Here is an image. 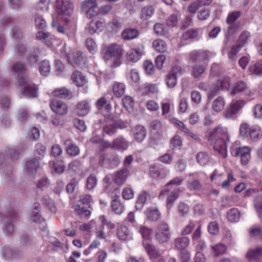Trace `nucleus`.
I'll return each mask as SVG.
<instances>
[{
    "label": "nucleus",
    "mask_w": 262,
    "mask_h": 262,
    "mask_svg": "<svg viewBox=\"0 0 262 262\" xmlns=\"http://www.w3.org/2000/svg\"><path fill=\"white\" fill-rule=\"evenodd\" d=\"M212 253L215 256H219L225 253L226 248L223 244H219L211 246Z\"/></svg>",
    "instance_id": "41"
},
{
    "label": "nucleus",
    "mask_w": 262,
    "mask_h": 262,
    "mask_svg": "<svg viewBox=\"0 0 262 262\" xmlns=\"http://www.w3.org/2000/svg\"><path fill=\"white\" fill-rule=\"evenodd\" d=\"M139 35V31L136 29L128 28L124 30L122 33V38L124 40L134 39Z\"/></svg>",
    "instance_id": "27"
},
{
    "label": "nucleus",
    "mask_w": 262,
    "mask_h": 262,
    "mask_svg": "<svg viewBox=\"0 0 262 262\" xmlns=\"http://www.w3.org/2000/svg\"><path fill=\"white\" fill-rule=\"evenodd\" d=\"M150 128L153 134H158L159 136L165 131L164 126L158 120L152 121L150 125Z\"/></svg>",
    "instance_id": "22"
},
{
    "label": "nucleus",
    "mask_w": 262,
    "mask_h": 262,
    "mask_svg": "<svg viewBox=\"0 0 262 262\" xmlns=\"http://www.w3.org/2000/svg\"><path fill=\"white\" fill-rule=\"evenodd\" d=\"M251 150L248 146L238 147L236 149L235 156L241 158V162L243 165H246L249 161Z\"/></svg>",
    "instance_id": "10"
},
{
    "label": "nucleus",
    "mask_w": 262,
    "mask_h": 262,
    "mask_svg": "<svg viewBox=\"0 0 262 262\" xmlns=\"http://www.w3.org/2000/svg\"><path fill=\"white\" fill-rule=\"evenodd\" d=\"M111 206L112 210L117 214H120L124 209L123 205L117 199L112 200Z\"/></svg>",
    "instance_id": "39"
},
{
    "label": "nucleus",
    "mask_w": 262,
    "mask_h": 262,
    "mask_svg": "<svg viewBox=\"0 0 262 262\" xmlns=\"http://www.w3.org/2000/svg\"><path fill=\"white\" fill-rule=\"evenodd\" d=\"M122 103L126 110L129 109V107H132L134 105V101L132 98L128 96H125L123 98Z\"/></svg>",
    "instance_id": "63"
},
{
    "label": "nucleus",
    "mask_w": 262,
    "mask_h": 262,
    "mask_svg": "<svg viewBox=\"0 0 262 262\" xmlns=\"http://www.w3.org/2000/svg\"><path fill=\"white\" fill-rule=\"evenodd\" d=\"M143 244L151 259H155L160 257V254L159 251L157 250L153 245L145 243H143Z\"/></svg>",
    "instance_id": "25"
},
{
    "label": "nucleus",
    "mask_w": 262,
    "mask_h": 262,
    "mask_svg": "<svg viewBox=\"0 0 262 262\" xmlns=\"http://www.w3.org/2000/svg\"><path fill=\"white\" fill-rule=\"evenodd\" d=\"M205 71L203 66L195 65L193 67L192 74L195 78L200 76Z\"/></svg>",
    "instance_id": "56"
},
{
    "label": "nucleus",
    "mask_w": 262,
    "mask_h": 262,
    "mask_svg": "<svg viewBox=\"0 0 262 262\" xmlns=\"http://www.w3.org/2000/svg\"><path fill=\"white\" fill-rule=\"evenodd\" d=\"M242 46L236 45L232 47L230 52L228 53V57L232 61H235L237 58V54L239 51Z\"/></svg>",
    "instance_id": "45"
},
{
    "label": "nucleus",
    "mask_w": 262,
    "mask_h": 262,
    "mask_svg": "<svg viewBox=\"0 0 262 262\" xmlns=\"http://www.w3.org/2000/svg\"><path fill=\"white\" fill-rule=\"evenodd\" d=\"M249 136L253 141H257L262 136L261 130L259 128L252 127Z\"/></svg>",
    "instance_id": "49"
},
{
    "label": "nucleus",
    "mask_w": 262,
    "mask_h": 262,
    "mask_svg": "<svg viewBox=\"0 0 262 262\" xmlns=\"http://www.w3.org/2000/svg\"><path fill=\"white\" fill-rule=\"evenodd\" d=\"M90 111V107L88 103L85 101L80 102L76 107V111L79 116L86 115Z\"/></svg>",
    "instance_id": "29"
},
{
    "label": "nucleus",
    "mask_w": 262,
    "mask_h": 262,
    "mask_svg": "<svg viewBox=\"0 0 262 262\" xmlns=\"http://www.w3.org/2000/svg\"><path fill=\"white\" fill-rule=\"evenodd\" d=\"M225 101L222 97H218L215 99L212 104V108L216 112H221L224 107Z\"/></svg>",
    "instance_id": "38"
},
{
    "label": "nucleus",
    "mask_w": 262,
    "mask_h": 262,
    "mask_svg": "<svg viewBox=\"0 0 262 262\" xmlns=\"http://www.w3.org/2000/svg\"><path fill=\"white\" fill-rule=\"evenodd\" d=\"M198 32L195 30H189L184 32L182 36V38L183 40H188L189 39H193L197 37Z\"/></svg>",
    "instance_id": "52"
},
{
    "label": "nucleus",
    "mask_w": 262,
    "mask_h": 262,
    "mask_svg": "<svg viewBox=\"0 0 262 262\" xmlns=\"http://www.w3.org/2000/svg\"><path fill=\"white\" fill-rule=\"evenodd\" d=\"M81 9L86 13V16L89 18L96 15L95 10L97 7V2L96 0H85L81 5Z\"/></svg>",
    "instance_id": "9"
},
{
    "label": "nucleus",
    "mask_w": 262,
    "mask_h": 262,
    "mask_svg": "<svg viewBox=\"0 0 262 262\" xmlns=\"http://www.w3.org/2000/svg\"><path fill=\"white\" fill-rule=\"evenodd\" d=\"M182 72V68L179 66H175L169 71L166 77V82L168 87L172 88L175 86L177 82V75Z\"/></svg>",
    "instance_id": "7"
},
{
    "label": "nucleus",
    "mask_w": 262,
    "mask_h": 262,
    "mask_svg": "<svg viewBox=\"0 0 262 262\" xmlns=\"http://www.w3.org/2000/svg\"><path fill=\"white\" fill-rule=\"evenodd\" d=\"M122 54L121 47L117 43H113L106 46L104 59L106 62H109L112 67H116L121 63Z\"/></svg>",
    "instance_id": "2"
},
{
    "label": "nucleus",
    "mask_w": 262,
    "mask_h": 262,
    "mask_svg": "<svg viewBox=\"0 0 262 262\" xmlns=\"http://www.w3.org/2000/svg\"><path fill=\"white\" fill-rule=\"evenodd\" d=\"M196 159L199 163L203 165L207 164L209 162V157L204 152H199L196 156Z\"/></svg>",
    "instance_id": "47"
},
{
    "label": "nucleus",
    "mask_w": 262,
    "mask_h": 262,
    "mask_svg": "<svg viewBox=\"0 0 262 262\" xmlns=\"http://www.w3.org/2000/svg\"><path fill=\"white\" fill-rule=\"evenodd\" d=\"M262 255V247H258L255 249L249 250L246 254L247 258L251 260H257L259 256Z\"/></svg>",
    "instance_id": "26"
},
{
    "label": "nucleus",
    "mask_w": 262,
    "mask_h": 262,
    "mask_svg": "<svg viewBox=\"0 0 262 262\" xmlns=\"http://www.w3.org/2000/svg\"><path fill=\"white\" fill-rule=\"evenodd\" d=\"M208 140L213 143L214 150L224 158L227 157V146L230 142L227 129L218 126L208 135Z\"/></svg>",
    "instance_id": "1"
},
{
    "label": "nucleus",
    "mask_w": 262,
    "mask_h": 262,
    "mask_svg": "<svg viewBox=\"0 0 262 262\" xmlns=\"http://www.w3.org/2000/svg\"><path fill=\"white\" fill-rule=\"evenodd\" d=\"M52 164L54 169L56 173L61 174L63 172L64 170V166L62 161H57L56 162H53Z\"/></svg>",
    "instance_id": "60"
},
{
    "label": "nucleus",
    "mask_w": 262,
    "mask_h": 262,
    "mask_svg": "<svg viewBox=\"0 0 262 262\" xmlns=\"http://www.w3.org/2000/svg\"><path fill=\"white\" fill-rule=\"evenodd\" d=\"M227 217L230 222H236L240 219L241 213L237 208H233L228 212Z\"/></svg>",
    "instance_id": "35"
},
{
    "label": "nucleus",
    "mask_w": 262,
    "mask_h": 262,
    "mask_svg": "<svg viewBox=\"0 0 262 262\" xmlns=\"http://www.w3.org/2000/svg\"><path fill=\"white\" fill-rule=\"evenodd\" d=\"M154 8L151 6H146L142 8L140 18L143 20L149 19L154 14Z\"/></svg>",
    "instance_id": "32"
},
{
    "label": "nucleus",
    "mask_w": 262,
    "mask_h": 262,
    "mask_svg": "<svg viewBox=\"0 0 262 262\" xmlns=\"http://www.w3.org/2000/svg\"><path fill=\"white\" fill-rule=\"evenodd\" d=\"M243 91H245V94L250 96H252L253 94L252 92H250L248 90L247 84L244 81H239L235 83L231 94L235 95L236 93H240Z\"/></svg>",
    "instance_id": "20"
},
{
    "label": "nucleus",
    "mask_w": 262,
    "mask_h": 262,
    "mask_svg": "<svg viewBox=\"0 0 262 262\" xmlns=\"http://www.w3.org/2000/svg\"><path fill=\"white\" fill-rule=\"evenodd\" d=\"M154 30L157 35L163 36L165 37H168L169 36V32L164 27L163 24L156 23L154 27Z\"/></svg>",
    "instance_id": "28"
},
{
    "label": "nucleus",
    "mask_w": 262,
    "mask_h": 262,
    "mask_svg": "<svg viewBox=\"0 0 262 262\" xmlns=\"http://www.w3.org/2000/svg\"><path fill=\"white\" fill-rule=\"evenodd\" d=\"M125 90V85L122 83L116 82L113 87V92L117 97H121L124 94Z\"/></svg>",
    "instance_id": "36"
},
{
    "label": "nucleus",
    "mask_w": 262,
    "mask_h": 262,
    "mask_svg": "<svg viewBox=\"0 0 262 262\" xmlns=\"http://www.w3.org/2000/svg\"><path fill=\"white\" fill-rule=\"evenodd\" d=\"M69 61L72 64H75L78 67H85L88 60L84 54L80 51L73 52L69 54Z\"/></svg>",
    "instance_id": "6"
},
{
    "label": "nucleus",
    "mask_w": 262,
    "mask_h": 262,
    "mask_svg": "<svg viewBox=\"0 0 262 262\" xmlns=\"http://www.w3.org/2000/svg\"><path fill=\"white\" fill-rule=\"evenodd\" d=\"M172 148H180L182 145L181 138L178 135H175L170 140Z\"/></svg>",
    "instance_id": "55"
},
{
    "label": "nucleus",
    "mask_w": 262,
    "mask_h": 262,
    "mask_svg": "<svg viewBox=\"0 0 262 262\" xmlns=\"http://www.w3.org/2000/svg\"><path fill=\"white\" fill-rule=\"evenodd\" d=\"M18 84L21 86L23 94L28 97H36L37 96V89L26 77H22L18 80Z\"/></svg>",
    "instance_id": "4"
},
{
    "label": "nucleus",
    "mask_w": 262,
    "mask_h": 262,
    "mask_svg": "<svg viewBox=\"0 0 262 262\" xmlns=\"http://www.w3.org/2000/svg\"><path fill=\"white\" fill-rule=\"evenodd\" d=\"M39 71L42 76H47L50 72V64L48 60H43L39 64Z\"/></svg>",
    "instance_id": "40"
},
{
    "label": "nucleus",
    "mask_w": 262,
    "mask_h": 262,
    "mask_svg": "<svg viewBox=\"0 0 262 262\" xmlns=\"http://www.w3.org/2000/svg\"><path fill=\"white\" fill-rule=\"evenodd\" d=\"M128 146L127 141L122 137H119L113 142L112 148L125 150Z\"/></svg>",
    "instance_id": "31"
},
{
    "label": "nucleus",
    "mask_w": 262,
    "mask_h": 262,
    "mask_svg": "<svg viewBox=\"0 0 262 262\" xmlns=\"http://www.w3.org/2000/svg\"><path fill=\"white\" fill-rule=\"evenodd\" d=\"M67 152L70 156H76L80 152L79 147L74 144H71L67 147Z\"/></svg>",
    "instance_id": "50"
},
{
    "label": "nucleus",
    "mask_w": 262,
    "mask_h": 262,
    "mask_svg": "<svg viewBox=\"0 0 262 262\" xmlns=\"http://www.w3.org/2000/svg\"><path fill=\"white\" fill-rule=\"evenodd\" d=\"M35 24L39 28H44L46 26V22L42 16L37 14L35 18Z\"/></svg>",
    "instance_id": "59"
},
{
    "label": "nucleus",
    "mask_w": 262,
    "mask_h": 262,
    "mask_svg": "<svg viewBox=\"0 0 262 262\" xmlns=\"http://www.w3.org/2000/svg\"><path fill=\"white\" fill-rule=\"evenodd\" d=\"M40 205L38 203L34 204L33 210L30 215V220L34 222H37L40 218Z\"/></svg>",
    "instance_id": "37"
},
{
    "label": "nucleus",
    "mask_w": 262,
    "mask_h": 262,
    "mask_svg": "<svg viewBox=\"0 0 262 262\" xmlns=\"http://www.w3.org/2000/svg\"><path fill=\"white\" fill-rule=\"evenodd\" d=\"M124 125H122L119 122H114L110 124H106L103 127V133L111 136L116 133L118 128H123Z\"/></svg>",
    "instance_id": "18"
},
{
    "label": "nucleus",
    "mask_w": 262,
    "mask_h": 262,
    "mask_svg": "<svg viewBox=\"0 0 262 262\" xmlns=\"http://www.w3.org/2000/svg\"><path fill=\"white\" fill-rule=\"evenodd\" d=\"M71 80L77 86H82L86 82L85 76L81 72L76 71L72 74Z\"/></svg>",
    "instance_id": "16"
},
{
    "label": "nucleus",
    "mask_w": 262,
    "mask_h": 262,
    "mask_svg": "<svg viewBox=\"0 0 262 262\" xmlns=\"http://www.w3.org/2000/svg\"><path fill=\"white\" fill-rule=\"evenodd\" d=\"M146 135V130L144 126L138 125L136 126L134 133V137L136 141L139 142H142Z\"/></svg>",
    "instance_id": "19"
},
{
    "label": "nucleus",
    "mask_w": 262,
    "mask_h": 262,
    "mask_svg": "<svg viewBox=\"0 0 262 262\" xmlns=\"http://www.w3.org/2000/svg\"><path fill=\"white\" fill-rule=\"evenodd\" d=\"M153 48L158 52L163 53L167 50V44L161 39H155L152 42Z\"/></svg>",
    "instance_id": "33"
},
{
    "label": "nucleus",
    "mask_w": 262,
    "mask_h": 262,
    "mask_svg": "<svg viewBox=\"0 0 262 262\" xmlns=\"http://www.w3.org/2000/svg\"><path fill=\"white\" fill-rule=\"evenodd\" d=\"M229 86V78L220 79L214 82L211 86L208 94L209 99L213 98L221 90Z\"/></svg>",
    "instance_id": "8"
},
{
    "label": "nucleus",
    "mask_w": 262,
    "mask_h": 262,
    "mask_svg": "<svg viewBox=\"0 0 262 262\" xmlns=\"http://www.w3.org/2000/svg\"><path fill=\"white\" fill-rule=\"evenodd\" d=\"M49 4L50 0H39L36 5V9L41 11H48Z\"/></svg>",
    "instance_id": "57"
},
{
    "label": "nucleus",
    "mask_w": 262,
    "mask_h": 262,
    "mask_svg": "<svg viewBox=\"0 0 262 262\" xmlns=\"http://www.w3.org/2000/svg\"><path fill=\"white\" fill-rule=\"evenodd\" d=\"M86 47L90 52L93 54L97 50V45L94 40L92 38H88L86 40Z\"/></svg>",
    "instance_id": "53"
},
{
    "label": "nucleus",
    "mask_w": 262,
    "mask_h": 262,
    "mask_svg": "<svg viewBox=\"0 0 262 262\" xmlns=\"http://www.w3.org/2000/svg\"><path fill=\"white\" fill-rule=\"evenodd\" d=\"M81 164L78 161H74L69 165V171L70 172L75 173L78 171L80 169Z\"/></svg>",
    "instance_id": "64"
},
{
    "label": "nucleus",
    "mask_w": 262,
    "mask_h": 262,
    "mask_svg": "<svg viewBox=\"0 0 262 262\" xmlns=\"http://www.w3.org/2000/svg\"><path fill=\"white\" fill-rule=\"evenodd\" d=\"M184 179L182 177H176L171 180L166 184L165 188L160 192V195H166L167 206L168 208H171L174 201L177 199L178 194L174 190H172V185L178 186L182 183Z\"/></svg>",
    "instance_id": "3"
},
{
    "label": "nucleus",
    "mask_w": 262,
    "mask_h": 262,
    "mask_svg": "<svg viewBox=\"0 0 262 262\" xmlns=\"http://www.w3.org/2000/svg\"><path fill=\"white\" fill-rule=\"evenodd\" d=\"M75 213L81 219H88L91 215V212L89 208H85L75 202L73 205Z\"/></svg>",
    "instance_id": "13"
},
{
    "label": "nucleus",
    "mask_w": 262,
    "mask_h": 262,
    "mask_svg": "<svg viewBox=\"0 0 262 262\" xmlns=\"http://www.w3.org/2000/svg\"><path fill=\"white\" fill-rule=\"evenodd\" d=\"M178 213L180 216H186L189 211V206L184 203H180L178 206Z\"/></svg>",
    "instance_id": "48"
},
{
    "label": "nucleus",
    "mask_w": 262,
    "mask_h": 262,
    "mask_svg": "<svg viewBox=\"0 0 262 262\" xmlns=\"http://www.w3.org/2000/svg\"><path fill=\"white\" fill-rule=\"evenodd\" d=\"M39 166L38 161L35 159H33L27 161L26 163V170L29 173L34 174L36 172Z\"/></svg>",
    "instance_id": "30"
},
{
    "label": "nucleus",
    "mask_w": 262,
    "mask_h": 262,
    "mask_svg": "<svg viewBox=\"0 0 262 262\" xmlns=\"http://www.w3.org/2000/svg\"><path fill=\"white\" fill-rule=\"evenodd\" d=\"M128 175V170L123 169L116 172L115 175V183L118 186H121L126 181Z\"/></svg>",
    "instance_id": "21"
},
{
    "label": "nucleus",
    "mask_w": 262,
    "mask_h": 262,
    "mask_svg": "<svg viewBox=\"0 0 262 262\" xmlns=\"http://www.w3.org/2000/svg\"><path fill=\"white\" fill-rule=\"evenodd\" d=\"M252 127H250L247 123L242 124L239 128L240 134L244 137H248L250 135Z\"/></svg>",
    "instance_id": "58"
},
{
    "label": "nucleus",
    "mask_w": 262,
    "mask_h": 262,
    "mask_svg": "<svg viewBox=\"0 0 262 262\" xmlns=\"http://www.w3.org/2000/svg\"><path fill=\"white\" fill-rule=\"evenodd\" d=\"M189 243V238L186 236L178 237L174 241L175 247L182 251L188 246Z\"/></svg>",
    "instance_id": "23"
},
{
    "label": "nucleus",
    "mask_w": 262,
    "mask_h": 262,
    "mask_svg": "<svg viewBox=\"0 0 262 262\" xmlns=\"http://www.w3.org/2000/svg\"><path fill=\"white\" fill-rule=\"evenodd\" d=\"M170 228L168 224L164 222H161L158 226L156 232V237L160 243L168 242L170 238Z\"/></svg>",
    "instance_id": "5"
},
{
    "label": "nucleus",
    "mask_w": 262,
    "mask_h": 262,
    "mask_svg": "<svg viewBox=\"0 0 262 262\" xmlns=\"http://www.w3.org/2000/svg\"><path fill=\"white\" fill-rule=\"evenodd\" d=\"M139 231L143 238L149 239L150 237L152 230L145 226H141Z\"/></svg>",
    "instance_id": "61"
},
{
    "label": "nucleus",
    "mask_w": 262,
    "mask_h": 262,
    "mask_svg": "<svg viewBox=\"0 0 262 262\" xmlns=\"http://www.w3.org/2000/svg\"><path fill=\"white\" fill-rule=\"evenodd\" d=\"M92 201V196L89 194H82L79 196V202L83 205H88L89 208H91L90 203Z\"/></svg>",
    "instance_id": "54"
},
{
    "label": "nucleus",
    "mask_w": 262,
    "mask_h": 262,
    "mask_svg": "<svg viewBox=\"0 0 262 262\" xmlns=\"http://www.w3.org/2000/svg\"><path fill=\"white\" fill-rule=\"evenodd\" d=\"M246 104L244 100H238L230 104V107L226 111L225 117L230 118L236 114Z\"/></svg>",
    "instance_id": "12"
},
{
    "label": "nucleus",
    "mask_w": 262,
    "mask_h": 262,
    "mask_svg": "<svg viewBox=\"0 0 262 262\" xmlns=\"http://www.w3.org/2000/svg\"><path fill=\"white\" fill-rule=\"evenodd\" d=\"M229 26L227 28V32L225 34V36L227 39V41H228V39L230 37V36L233 35L234 34H235L236 31H237L240 23L237 22L236 24H228Z\"/></svg>",
    "instance_id": "42"
},
{
    "label": "nucleus",
    "mask_w": 262,
    "mask_h": 262,
    "mask_svg": "<svg viewBox=\"0 0 262 262\" xmlns=\"http://www.w3.org/2000/svg\"><path fill=\"white\" fill-rule=\"evenodd\" d=\"M117 235L120 240H125L129 236L128 229L125 226H121L117 230Z\"/></svg>",
    "instance_id": "44"
},
{
    "label": "nucleus",
    "mask_w": 262,
    "mask_h": 262,
    "mask_svg": "<svg viewBox=\"0 0 262 262\" xmlns=\"http://www.w3.org/2000/svg\"><path fill=\"white\" fill-rule=\"evenodd\" d=\"M173 156L172 154L166 153L158 158V160L165 164H169L172 161Z\"/></svg>",
    "instance_id": "62"
},
{
    "label": "nucleus",
    "mask_w": 262,
    "mask_h": 262,
    "mask_svg": "<svg viewBox=\"0 0 262 262\" xmlns=\"http://www.w3.org/2000/svg\"><path fill=\"white\" fill-rule=\"evenodd\" d=\"M150 194L146 191H143L141 193L138 198L136 203V208L137 210H140L143 208L145 204L147 203L150 200Z\"/></svg>",
    "instance_id": "15"
},
{
    "label": "nucleus",
    "mask_w": 262,
    "mask_h": 262,
    "mask_svg": "<svg viewBox=\"0 0 262 262\" xmlns=\"http://www.w3.org/2000/svg\"><path fill=\"white\" fill-rule=\"evenodd\" d=\"M146 215L147 219L151 222H156L161 217V213L157 208H148L146 212Z\"/></svg>",
    "instance_id": "24"
},
{
    "label": "nucleus",
    "mask_w": 262,
    "mask_h": 262,
    "mask_svg": "<svg viewBox=\"0 0 262 262\" xmlns=\"http://www.w3.org/2000/svg\"><path fill=\"white\" fill-rule=\"evenodd\" d=\"M50 106L54 112L60 116L66 114V104L57 99L51 102Z\"/></svg>",
    "instance_id": "14"
},
{
    "label": "nucleus",
    "mask_w": 262,
    "mask_h": 262,
    "mask_svg": "<svg viewBox=\"0 0 262 262\" xmlns=\"http://www.w3.org/2000/svg\"><path fill=\"white\" fill-rule=\"evenodd\" d=\"M142 54L143 52L140 49H132L127 52L126 59L129 61L135 62L140 59Z\"/></svg>",
    "instance_id": "17"
},
{
    "label": "nucleus",
    "mask_w": 262,
    "mask_h": 262,
    "mask_svg": "<svg viewBox=\"0 0 262 262\" xmlns=\"http://www.w3.org/2000/svg\"><path fill=\"white\" fill-rule=\"evenodd\" d=\"M250 73L255 75L262 74V63L257 62L251 66L249 68Z\"/></svg>",
    "instance_id": "46"
},
{
    "label": "nucleus",
    "mask_w": 262,
    "mask_h": 262,
    "mask_svg": "<svg viewBox=\"0 0 262 262\" xmlns=\"http://www.w3.org/2000/svg\"><path fill=\"white\" fill-rule=\"evenodd\" d=\"M2 254L6 259H10L16 256V253H14L13 249L10 247L4 248Z\"/></svg>",
    "instance_id": "51"
},
{
    "label": "nucleus",
    "mask_w": 262,
    "mask_h": 262,
    "mask_svg": "<svg viewBox=\"0 0 262 262\" xmlns=\"http://www.w3.org/2000/svg\"><path fill=\"white\" fill-rule=\"evenodd\" d=\"M210 53L208 51H194L189 54V58L195 62H204L209 59Z\"/></svg>",
    "instance_id": "11"
},
{
    "label": "nucleus",
    "mask_w": 262,
    "mask_h": 262,
    "mask_svg": "<svg viewBox=\"0 0 262 262\" xmlns=\"http://www.w3.org/2000/svg\"><path fill=\"white\" fill-rule=\"evenodd\" d=\"M241 15V12L239 11H234L230 12L226 18L227 24H236L235 21Z\"/></svg>",
    "instance_id": "43"
},
{
    "label": "nucleus",
    "mask_w": 262,
    "mask_h": 262,
    "mask_svg": "<svg viewBox=\"0 0 262 262\" xmlns=\"http://www.w3.org/2000/svg\"><path fill=\"white\" fill-rule=\"evenodd\" d=\"M55 9L59 17L63 16L66 10L65 0H56Z\"/></svg>",
    "instance_id": "34"
}]
</instances>
